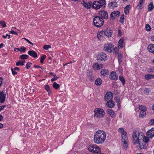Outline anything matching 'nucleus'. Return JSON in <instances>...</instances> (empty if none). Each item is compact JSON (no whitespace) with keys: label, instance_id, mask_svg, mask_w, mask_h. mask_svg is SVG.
<instances>
[{"label":"nucleus","instance_id":"nucleus-21","mask_svg":"<svg viewBox=\"0 0 154 154\" xmlns=\"http://www.w3.org/2000/svg\"><path fill=\"white\" fill-rule=\"evenodd\" d=\"M108 6L110 8H111L117 7L118 5L116 2L114 1L109 3Z\"/></svg>","mask_w":154,"mask_h":154},{"label":"nucleus","instance_id":"nucleus-4","mask_svg":"<svg viewBox=\"0 0 154 154\" xmlns=\"http://www.w3.org/2000/svg\"><path fill=\"white\" fill-rule=\"evenodd\" d=\"M122 148L126 149L128 146V139L127 136L126 132H123L122 133Z\"/></svg>","mask_w":154,"mask_h":154},{"label":"nucleus","instance_id":"nucleus-61","mask_svg":"<svg viewBox=\"0 0 154 154\" xmlns=\"http://www.w3.org/2000/svg\"><path fill=\"white\" fill-rule=\"evenodd\" d=\"M2 79L1 78H0V87L1 86V84L2 83Z\"/></svg>","mask_w":154,"mask_h":154},{"label":"nucleus","instance_id":"nucleus-60","mask_svg":"<svg viewBox=\"0 0 154 154\" xmlns=\"http://www.w3.org/2000/svg\"><path fill=\"white\" fill-rule=\"evenodd\" d=\"M151 39L152 41L154 42V35L151 37Z\"/></svg>","mask_w":154,"mask_h":154},{"label":"nucleus","instance_id":"nucleus-43","mask_svg":"<svg viewBox=\"0 0 154 154\" xmlns=\"http://www.w3.org/2000/svg\"><path fill=\"white\" fill-rule=\"evenodd\" d=\"M146 29L147 31H150L151 29V28L149 24H147L146 25Z\"/></svg>","mask_w":154,"mask_h":154},{"label":"nucleus","instance_id":"nucleus-1","mask_svg":"<svg viewBox=\"0 0 154 154\" xmlns=\"http://www.w3.org/2000/svg\"><path fill=\"white\" fill-rule=\"evenodd\" d=\"M106 134L105 131L99 130L94 133V142L97 144L103 143L106 139Z\"/></svg>","mask_w":154,"mask_h":154},{"label":"nucleus","instance_id":"nucleus-41","mask_svg":"<svg viewBox=\"0 0 154 154\" xmlns=\"http://www.w3.org/2000/svg\"><path fill=\"white\" fill-rule=\"evenodd\" d=\"M46 57V56L45 55H42L41 58L40 59V62L41 63H43V62L44 61V60L45 59V58Z\"/></svg>","mask_w":154,"mask_h":154},{"label":"nucleus","instance_id":"nucleus-58","mask_svg":"<svg viewBox=\"0 0 154 154\" xmlns=\"http://www.w3.org/2000/svg\"><path fill=\"white\" fill-rule=\"evenodd\" d=\"M34 67L35 68H41L42 69V68L40 66H37V65H34Z\"/></svg>","mask_w":154,"mask_h":154},{"label":"nucleus","instance_id":"nucleus-10","mask_svg":"<svg viewBox=\"0 0 154 154\" xmlns=\"http://www.w3.org/2000/svg\"><path fill=\"white\" fill-rule=\"evenodd\" d=\"M107 57V56L106 54L101 53L98 55L97 59L98 60L104 61L106 60Z\"/></svg>","mask_w":154,"mask_h":154},{"label":"nucleus","instance_id":"nucleus-22","mask_svg":"<svg viewBox=\"0 0 154 154\" xmlns=\"http://www.w3.org/2000/svg\"><path fill=\"white\" fill-rule=\"evenodd\" d=\"M147 49L149 52L154 54V44H149L147 47Z\"/></svg>","mask_w":154,"mask_h":154},{"label":"nucleus","instance_id":"nucleus-2","mask_svg":"<svg viewBox=\"0 0 154 154\" xmlns=\"http://www.w3.org/2000/svg\"><path fill=\"white\" fill-rule=\"evenodd\" d=\"M144 134L143 133H138L135 131L133 132L132 138L133 142L134 144H137L139 140H140L144 137Z\"/></svg>","mask_w":154,"mask_h":154},{"label":"nucleus","instance_id":"nucleus-25","mask_svg":"<svg viewBox=\"0 0 154 154\" xmlns=\"http://www.w3.org/2000/svg\"><path fill=\"white\" fill-rule=\"evenodd\" d=\"M108 73V70L105 69H102L100 72L101 75L104 76H107L109 74Z\"/></svg>","mask_w":154,"mask_h":154},{"label":"nucleus","instance_id":"nucleus-44","mask_svg":"<svg viewBox=\"0 0 154 154\" xmlns=\"http://www.w3.org/2000/svg\"><path fill=\"white\" fill-rule=\"evenodd\" d=\"M149 124L150 125L154 126V119H151L150 120V122H149Z\"/></svg>","mask_w":154,"mask_h":154},{"label":"nucleus","instance_id":"nucleus-35","mask_svg":"<svg viewBox=\"0 0 154 154\" xmlns=\"http://www.w3.org/2000/svg\"><path fill=\"white\" fill-rule=\"evenodd\" d=\"M29 56L26 54H22L20 56V58L22 60L27 59L29 58Z\"/></svg>","mask_w":154,"mask_h":154},{"label":"nucleus","instance_id":"nucleus-39","mask_svg":"<svg viewBox=\"0 0 154 154\" xmlns=\"http://www.w3.org/2000/svg\"><path fill=\"white\" fill-rule=\"evenodd\" d=\"M53 85V88L56 89H57L60 87V85L56 82H54Z\"/></svg>","mask_w":154,"mask_h":154},{"label":"nucleus","instance_id":"nucleus-8","mask_svg":"<svg viewBox=\"0 0 154 154\" xmlns=\"http://www.w3.org/2000/svg\"><path fill=\"white\" fill-rule=\"evenodd\" d=\"M94 116L95 118H102L105 115V112L103 109L101 108H96L94 110Z\"/></svg>","mask_w":154,"mask_h":154},{"label":"nucleus","instance_id":"nucleus-26","mask_svg":"<svg viewBox=\"0 0 154 154\" xmlns=\"http://www.w3.org/2000/svg\"><path fill=\"white\" fill-rule=\"evenodd\" d=\"M112 32L111 30L106 29L105 31H104L103 34L106 36L109 37H110L112 35Z\"/></svg>","mask_w":154,"mask_h":154},{"label":"nucleus","instance_id":"nucleus-14","mask_svg":"<svg viewBox=\"0 0 154 154\" xmlns=\"http://www.w3.org/2000/svg\"><path fill=\"white\" fill-rule=\"evenodd\" d=\"M82 4L86 8L89 9L91 7L92 5V3L91 2H85L83 1Z\"/></svg>","mask_w":154,"mask_h":154},{"label":"nucleus","instance_id":"nucleus-3","mask_svg":"<svg viewBox=\"0 0 154 154\" xmlns=\"http://www.w3.org/2000/svg\"><path fill=\"white\" fill-rule=\"evenodd\" d=\"M88 150L90 152L93 153V154H104L100 152L101 149L96 144H91L89 145Z\"/></svg>","mask_w":154,"mask_h":154},{"label":"nucleus","instance_id":"nucleus-47","mask_svg":"<svg viewBox=\"0 0 154 154\" xmlns=\"http://www.w3.org/2000/svg\"><path fill=\"white\" fill-rule=\"evenodd\" d=\"M115 100L117 103L120 102V98L119 97H116L114 98Z\"/></svg>","mask_w":154,"mask_h":154},{"label":"nucleus","instance_id":"nucleus-63","mask_svg":"<svg viewBox=\"0 0 154 154\" xmlns=\"http://www.w3.org/2000/svg\"><path fill=\"white\" fill-rule=\"evenodd\" d=\"M145 91H146V92H147L149 93V89L146 88L145 89Z\"/></svg>","mask_w":154,"mask_h":154},{"label":"nucleus","instance_id":"nucleus-54","mask_svg":"<svg viewBox=\"0 0 154 154\" xmlns=\"http://www.w3.org/2000/svg\"><path fill=\"white\" fill-rule=\"evenodd\" d=\"M21 50L22 51V52H25V50L26 49V48L25 47H24L23 46H22L21 48Z\"/></svg>","mask_w":154,"mask_h":154},{"label":"nucleus","instance_id":"nucleus-62","mask_svg":"<svg viewBox=\"0 0 154 154\" xmlns=\"http://www.w3.org/2000/svg\"><path fill=\"white\" fill-rule=\"evenodd\" d=\"M3 119V116L2 115H0V121H2Z\"/></svg>","mask_w":154,"mask_h":154},{"label":"nucleus","instance_id":"nucleus-38","mask_svg":"<svg viewBox=\"0 0 154 154\" xmlns=\"http://www.w3.org/2000/svg\"><path fill=\"white\" fill-rule=\"evenodd\" d=\"M139 110L141 111H146V108L143 106H140L139 107Z\"/></svg>","mask_w":154,"mask_h":154},{"label":"nucleus","instance_id":"nucleus-57","mask_svg":"<svg viewBox=\"0 0 154 154\" xmlns=\"http://www.w3.org/2000/svg\"><path fill=\"white\" fill-rule=\"evenodd\" d=\"M13 69L14 70H15V71H19L20 70L19 68L17 67H15Z\"/></svg>","mask_w":154,"mask_h":154},{"label":"nucleus","instance_id":"nucleus-27","mask_svg":"<svg viewBox=\"0 0 154 154\" xmlns=\"http://www.w3.org/2000/svg\"><path fill=\"white\" fill-rule=\"evenodd\" d=\"M145 0H140L139 1V3L137 6V8L138 9H142L143 8V3Z\"/></svg>","mask_w":154,"mask_h":154},{"label":"nucleus","instance_id":"nucleus-30","mask_svg":"<svg viewBox=\"0 0 154 154\" xmlns=\"http://www.w3.org/2000/svg\"><path fill=\"white\" fill-rule=\"evenodd\" d=\"M107 111L111 117H113L115 116V113L112 109H107Z\"/></svg>","mask_w":154,"mask_h":154},{"label":"nucleus","instance_id":"nucleus-49","mask_svg":"<svg viewBox=\"0 0 154 154\" xmlns=\"http://www.w3.org/2000/svg\"><path fill=\"white\" fill-rule=\"evenodd\" d=\"M11 70L12 71V74L13 75H15L17 74V72L15 70H14L12 68H11Z\"/></svg>","mask_w":154,"mask_h":154},{"label":"nucleus","instance_id":"nucleus-55","mask_svg":"<svg viewBox=\"0 0 154 154\" xmlns=\"http://www.w3.org/2000/svg\"><path fill=\"white\" fill-rule=\"evenodd\" d=\"M6 106L5 105H3L1 106H0V111L2 110V109H3Z\"/></svg>","mask_w":154,"mask_h":154},{"label":"nucleus","instance_id":"nucleus-16","mask_svg":"<svg viewBox=\"0 0 154 154\" xmlns=\"http://www.w3.org/2000/svg\"><path fill=\"white\" fill-rule=\"evenodd\" d=\"M120 12L118 11H114L112 12L110 15V17L112 19H114L116 17H118Z\"/></svg>","mask_w":154,"mask_h":154},{"label":"nucleus","instance_id":"nucleus-31","mask_svg":"<svg viewBox=\"0 0 154 154\" xmlns=\"http://www.w3.org/2000/svg\"><path fill=\"white\" fill-rule=\"evenodd\" d=\"M154 8V6L152 2H151L149 5L148 7V9L149 11H151Z\"/></svg>","mask_w":154,"mask_h":154},{"label":"nucleus","instance_id":"nucleus-40","mask_svg":"<svg viewBox=\"0 0 154 154\" xmlns=\"http://www.w3.org/2000/svg\"><path fill=\"white\" fill-rule=\"evenodd\" d=\"M122 55L120 54H118V60L119 61V64H120L122 62Z\"/></svg>","mask_w":154,"mask_h":154},{"label":"nucleus","instance_id":"nucleus-52","mask_svg":"<svg viewBox=\"0 0 154 154\" xmlns=\"http://www.w3.org/2000/svg\"><path fill=\"white\" fill-rule=\"evenodd\" d=\"M118 131L119 132H120L121 133V134L123 132H125L124 131V129L123 128H120L118 129Z\"/></svg>","mask_w":154,"mask_h":154},{"label":"nucleus","instance_id":"nucleus-42","mask_svg":"<svg viewBox=\"0 0 154 154\" xmlns=\"http://www.w3.org/2000/svg\"><path fill=\"white\" fill-rule=\"evenodd\" d=\"M124 15H122L120 18L119 22L122 23H123L124 22Z\"/></svg>","mask_w":154,"mask_h":154},{"label":"nucleus","instance_id":"nucleus-50","mask_svg":"<svg viewBox=\"0 0 154 154\" xmlns=\"http://www.w3.org/2000/svg\"><path fill=\"white\" fill-rule=\"evenodd\" d=\"M30 64H32V63H30L29 62H28L26 65V68L27 69H29L30 67Z\"/></svg>","mask_w":154,"mask_h":154},{"label":"nucleus","instance_id":"nucleus-48","mask_svg":"<svg viewBox=\"0 0 154 154\" xmlns=\"http://www.w3.org/2000/svg\"><path fill=\"white\" fill-rule=\"evenodd\" d=\"M1 24L3 27H6V25L5 21H1Z\"/></svg>","mask_w":154,"mask_h":154},{"label":"nucleus","instance_id":"nucleus-20","mask_svg":"<svg viewBox=\"0 0 154 154\" xmlns=\"http://www.w3.org/2000/svg\"><path fill=\"white\" fill-rule=\"evenodd\" d=\"M124 38H121L118 42V47L119 48H122L123 46L125 44L124 43Z\"/></svg>","mask_w":154,"mask_h":154},{"label":"nucleus","instance_id":"nucleus-51","mask_svg":"<svg viewBox=\"0 0 154 154\" xmlns=\"http://www.w3.org/2000/svg\"><path fill=\"white\" fill-rule=\"evenodd\" d=\"M10 33H11L12 34H14L16 35H17V32H15L14 30L12 31H9Z\"/></svg>","mask_w":154,"mask_h":154},{"label":"nucleus","instance_id":"nucleus-56","mask_svg":"<svg viewBox=\"0 0 154 154\" xmlns=\"http://www.w3.org/2000/svg\"><path fill=\"white\" fill-rule=\"evenodd\" d=\"M14 51H20L22 53V51L19 48H16L14 49Z\"/></svg>","mask_w":154,"mask_h":154},{"label":"nucleus","instance_id":"nucleus-59","mask_svg":"<svg viewBox=\"0 0 154 154\" xmlns=\"http://www.w3.org/2000/svg\"><path fill=\"white\" fill-rule=\"evenodd\" d=\"M117 106L118 109H119L121 107V104L120 102L117 103Z\"/></svg>","mask_w":154,"mask_h":154},{"label":"nucleus","instance_id":"nucleus-64","mask_svg":"<svg viewBox=\"0 0 154 154\" xmlns=\"http://www.w3.org/2000/svg\"><path fill=\"white\" fill-rule=\"evenodd\" d=\"M8 35V34H6L5 35H3L2 36V37L3 38H6L7 36Z\"/></svg>","mask_w":154,"mask_h":154},{"label":"nucleus","instance_id":"nucleus-6","mask_svg":"<svg viewBox=\"0 0 154 154\" xmlns=\"http://www.w3.org/2000/svg\"><path fill=\"white\" fill-rule=\"evenodd\" d=\"M104 23L103 19L100 16H96L93 19V23L96 27H99L102 26Z\"/></svg>","mask_w":154,"mask_h":154},{"label":"nucleus","instance_id":"nucleus-46","mask_svg":"<svg viewBox=\"0 0 154 154\" xmlns=\"http://www.w3.org/2000/svg\"><path fill=\"white\" fill-rule=\"evenodd\" d=\"M53 76H54V78H52L51 79V82H53L54 81L57 80L58 78V77H57V76H56V75H55V74Z\"/></svg>","mask_w":154,"mask_h":154},{"label":"nucleus","instance_id":"nucleus-15","mask_svg":"<svg viewBox=\"0 0 154 154\" xmlns=\"http://www.w3.org/2000/svg\"><path fill=\"white\" fill-rule=\"evenodd\" d=\"M109 78L113 80H116L118 79V75L115 72H112L109 76Z\"/></svg>","mask_w":154,"mask_h":154},{"label":"nucleus","instance_id":"nucleus-5","mask_svg":"<svg viewBox=\"0 0 154 154\" xmlns=\"http://www.w3.org/2000/svg\"><path fill=\"white\" fill-rule=\"evenodd\" d=\"M149 140V139L148 137L144 136L142 139L139 140L138 142L139 146L141 149L146 148L148 146L147 143Z\"/></svg>","mask_w":154,"mask_h":154},{"label":"nucleus","instance_id":"nucleus-32","mask_svg":"<svg viewBox=\"0 0 154 154\" xmlns=\"http://www.w3.org/2000/svg\"><path fill=\"white\" fill-rule=\"evenodd\" d=\"M25 62V60H19L16 63L17 66H19L20 65L23 66L24 65V63Z\"/></svg>","mask_w":154,"mask_h":154},{"label":"nucleus","instance_id":"nucleus-19","mask_svg":"<svg viewBox=\"0 0 154 154\" xmlns=\"http://www.w3.org/2000/svg\"><path fill=\"white\" fill-rule=\"evenodd\" d=\"M106 105L110 108H112L115 106V102L112 100H109L107 102Z\"/></svg>","mask_w":154,"mask_h":154},{"label":"nucleus","instance_id":"nucleus-34","mask_svg":"<svg viewBox=\"0 0 154 154\" xmlns=\"http://www.w3.org/2000/svg\"><path fill=\"white\" fill-rule=\"evenodd\" d=\"M154 75H152L148 74L146 75L145 76V78L147 80L151 79L152 78H153Z\"/></svg>","mask_w":154,"mask_h":154},{"label":"nucleus","instance_id":"nucleus-53","mask_svg":"<svg viewBox=\"0 0 154 154\" xmlns=\"http://www.w3.org/2000/svg\"><path fill=\"white\" fill-rule=\"evenodd\" d=\"M113 50H114V52H115V53L116 54H118V49L117 48H114V49H113Z\"/></svg>","mask_w":154,"mask_h":154},{"label":"nucleus","instance_id":"nucleus-13","mask_svg":"<svg viewBox=\"0 0 154 154\" xmlns=\"http://www.w3.org/2000/svg\"><path fill=\"white\" fill-rule=\"evenodd\" d=\"M99 14L104 19H107L108 18V13L106 11H104L103 10L100 11L99 12Z\"/></svg>","mask_w":154,"mask_h":154},{"label":"nucleus","instance_id":"nucleus-17","mask_svg":"<svg viewBox=\"0 0 154 154\" xmlns=\"http://www.w3.org/2000/svg\"><path fill=\"white\" fill-rule=\"evenodd\" d=\"M6 94L3 91L0 92V102L3 103L5 101Z\"/></svg>","mask_w":154,"mask_h":154},{"label":"nucleus","instance_id":"nucleus-23","mask_svg":"<svg viewBox=\"0 0 154 154\" xmlns=\"http://www.w3.org/2000/svg\"><path fill=\"white\" fill-rule=\"evenodd\" d=\"M104 31H99L97 33V38L99 40H101L103 38V34Z\"/></svg>","mask_w":154,"mask_h":154},{"label":"nucleus","instance_id":"nucleus-18","mask_svg":"<svg viewBox=\"0 0 154 154\" xmlns=\"http://www.w3.org/2000/svg\"><path fill=\"white\" fill-rule=\"evenodd\" d=\"M92 67L94 70H98L102 68V65L99 64L97 63H95L93 65Z\"/></svg>","mask_w":154,"mask_h":154},{"label":"nucleus","instance_id":"nucleus-29","mask_svg":"<svg viewBox=\"0 0 154 154\" xmlns=\"http://www.w3.org/2000/svg\"><path fill=\"white\" fill-rule=\"evenodd\" d=\"M102 83V80L99 78H98L96 79L95 81V84L97 86L100 85Z\"/></svg>","mask_w":154,"mask_h":154},{"label":"nucleus","instance_id":"nucleus-7","mask_svg":"<svg viewBox=\"0 0 154 154\" xmlns=\"http://www.w3.org/2000/svg\"><path fill=\"white\" fill-rule=\"evenodd\" d=\"M105 4L106 1L105 0H99L98 1L94 2L92 6L93 8L97 10L100 8Z\"/></svg>","mask_w":154,"mask_h":154},{"label":"nucleus","instance_id":"nucleus-45","mask_svg":"<svg viewBox=\"0 0 154 154\" xmlns=\"http://www.w3.org/2000/svg\"><path fill=\"white\" fill-rule=\"evenodd\" d=\"M51 48V46L48 45H45L43 47V48L46 50H48L49 48Z\"/></svg>","mask_w":154,"mask_h":154},{"label":"nucleus","instance_id":"nucleus-36","mask_svg":"<svg viewBox=\"0 0 154 154\" xmlns=\"http://www.w3.org/2000/svg\"><path fill=\"white\" fill-rule=\"evenodd\" d=\"M146 111H141L140 113L139 117L141 118H143L146 115Z\"/></svg>","mask_w":154,"mask_h":154},{"label":"nucleus","instance_id":"nucleus-24","mask_svg":"<svg viewBox=\"0 0 154 154\" xmlns=\"http://www.w3.org/2000/svg\"><path fill=\"white\" fill-rule=\"evenodd\" d=\"M28 54L33 57H37V53L33 50L29 51Z\"/></svg>","mask_w":154,"mask_h":154},{"label":"nucleus","instance_id":"nucleus-12","mask_svg":"<svg viewBox=\"0 0 154 154\" xmlns=\"http://www.w3.org/2000/svg\"><path fill=\"white\" fill-rule=\"evenodd\" d=\"M147 137L152 138L154 136V128H152L149 130L146 133Z\"/></svg>","mask_w":154,"mask_h":154},{"label":"nucleus","instance_id":"nucleus-9","mask_svg":"<svg viewBox=\"0 0 154 154\" xmlns=\"http://www.w3.org/2000/svg\"><path fill=\"white\" fill-rule=\"evenodd\" d=\"M104 49L105 51L110 53H112L114 49L113 45L111 43L106 44L104 45Z\"/></svg>","mask_w":154,"mask_h":154},{"label":"nucleus","instance_id":"nucleus-37","mask_svg":"<svg viewBox=\"0 0 154 154\" xmlns=\"http://www.w3.org/2000/svg\"><path fill=\"white\" fill-rule=\"evenodd\" d=\"M119 79L122 82L123 85H124L125 83V80L124 78L121 75H120L119 76Z\"/></svg>","mask_w":154,"mask_h":154},{"label":"nucleus","instance_id":"nucleus-11","mask_svg":"<svg viewBox=\"0 0 154 154\" xmlns=\"http://www.w3.org/2000/svg\"><path fill=\"white\" fill-rule=\"evenodd\" d=\"M113 97L112 93L111 92H107L105 95L104 99L106 101H109V100H111Z\"/></svg>","mask_w":154,"mask_h":154},{"label":"nucleus","instance_id":"nucleus-33","mask_svg":"<svg viewBox=\"0 0 154 154\" xmlns=\"http://www.w3.org/2000/svg\"><path fill=\"white\" fill-rule=\"evenodd\" d=\"M45 88L48 92L49 94L51 92V91L48 85H45Z\"/></svg>","mask_w":154,"mask_h":154},{"label":"nucleus","instance_id":"nucleus-28","mask_svg":"<svg viewBox=\"0 0 154 154\" xmlns=\"http://www.w3.org/2000/svg\"><path fill=\"white\" fill-rule=\"evenodd\" d=\"M131 8L130 5H127L124 8V12L125 14H128L129 13V11Z\"/></svg>","mask_w":154,"mask_h":154}]
</instances>
